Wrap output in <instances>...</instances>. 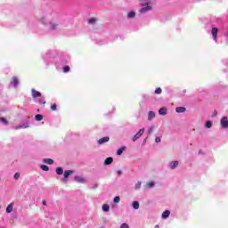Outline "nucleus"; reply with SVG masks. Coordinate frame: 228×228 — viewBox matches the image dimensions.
<instances>
[{
    "mask_svg": "<svg viewBox=\"0 0 228 228\" xmlns=\"http://www.w3.org/2000/svg\"><path fill=\"white\" fill-rule=\"evenodd\" d=\"M143 133H145V128H141L136 134L134 135L133 137V142H136V140L142 138Z\"/></svg>",
    "mask_w": 228,
    "mask_h": 228,
    "instance_id": "1",
    "label": "nucleus"
},
{
    "mask_svg": "<svg viewBox=\"0 0 228 228\" xmlns=\"http://www.w3.org/2000/svg\"><path fill=\"white\" fill-rule=\"evenodd\" d=\"M220 124H221L222 127H224V129H227V127H228V118H227L226 116H224L221 118Z\"/></svg>",
    "mask_w": 228,
    "mask_h": 228,
    "instance_id": "2",
    "label": "nucleus"
},
{
    "mask_svg": "<svg viewBox=\"0 0 228 228\" xmlns=\"http://www.w3.org/2000/svg\"><path fill=\"white\" fill-rule=\"evenodd\" d=\"M108 142H110V137L109 136L102 137V138L98 140V145H102L104 143H108Z\"/></svg>",
    "mask_w": 228,
    "mask_h": 228,
    "instance_id": "3",
    "label": "nucleus"
},
{
    "mask_svg": "<svg viewBox=\"0 0 228 228\" xmlns=\"http://www.w3.org/2000/svg\"><path fill=\"white\" fill-rule=\"evenodd\" d=\"M146 4H147L146 7H142L140 10L141 13H146V12H151V10H152V6L149 5V3H147Z\"/></svg>",
    "mask_w": 228,
    "mask_h": 228,
    "instance_id": "4",
    "label": "nucleus"
},
{
    "mask_svg": "<svg viewBox=\"0 0 228 228\" xmlns=\"http://www.w3.org/2000/svg\"><path fill=\"white\" fill-rule=\"evenodd\" d=\"M31 94H32V97L34 99H37V97H42V93H40V92H38V91H37L35 89L31 90Z\"/></svg>",
    "mask_w": 228,
    "mask_h": 228,
    "instance_id": "5",
    "label": "nucleus"
},
{
    "mask_svg": "<svg viewBox=\"0 0 228 228\" xmlns=\"http://www.w3.org/2000/svg\"><path fill=\"white\" fill-rule=\"evenodd\" d=\"M177 167H179V161L175 160L170 163V168L172 170H175V168H177Z\"/></svg>",
    "mask_w": 228,
    "mask_h": 228,
    "instance_id": "6",
    "label": "nucleus"
},
{
    "mask_svg": "<svg viewBox=\"0 0 228 228\" xmlns=\"http://www.w3.org/2000/svg\"><path fill=\"white\" fill-rule=\"evenodd\" d=\"M212 36L214 40H216V37H218V28H212Z\"/></svg>",
    "mask_w": 228,
    "mask_h": 228,
    "instance_id": "7",
    "label": "nucleus"
},
{
    "mask_svg": "<svg viewBox=\"0 0 228 228\" xmlns=\"http://www.w3.org/2000/svg\"><path fill=\"white\" fill-rule=\"evenodd\" d=\"M175 111H176V113H184V111H186V108H184V107H176Z\"/></svg>",
    "mask_w": 228,
    "mask_h": 228,
    "instance_id": "8",
    "label": "nucleus"
},
{
    "mask_svg": "<svg viewBox=\"0 0 228 228\" xmlns=\"http://www.w3.org/2000/svg\"><path fill=\"white\" fill-rule=\"evenodd\" d=\"M156 117V113H154V111L151 110L148 113V120H152V118H154Z\"/></svg>",
    "mask_w": 228,
    "mask_h": 228,
    "instance_id": "9",
    "label": "nucleus"
},
{
    "mask_svg": "<svg viewBox=\"0 0 228 228\" xmlns=\"http://www.w3.org/2000/svg\"><path fill=\"white\" fill-rule=\"evenodd\" d=\"M12 85L15 88H17L18 85H19V78L17 77H12Z\"/></svg>",
    "mask_w": 228,
    "mask_h": 228,
    "instance_id": "10",
    "label": "nucleus"
},
{
    "mask_svg": "<svg viewBox=\"0 0 228 228\" xmlns=\"http://www.w3.org/2000/svg\"><path fill=\"white\" fill-rule=\"evenodd\" d=\"M170 216V210H166L162 213V218L167 219Z\"/></svg>",
    "mask_w": 228,
    "mask_h": 228,
    "instance_id": "11",
    "label": "nucleus"
},
{
    "mask_svg": "<svg viewBox=\"0 0 228 228\" xmlns=\"http://www.w3.org/2000/svg\"><path fill=\"white\" fill-rule=\"evenodd\" d=\"M111 163H113V158L111 157H108L104 161V165H111Z\"/></svg>",
    "mask_w": 228,
    "mask_h": 228,
    "instance_id": "12",
    "label": "nucleus"
},
{
    "mask_svg": "<svg viewBox=\"0 0 228 228\" xmlns=\"http://www.w3.org/2000/svg\"><path fill=\"white\" fill-rule=\"evenodd\" d=\"M13 211V203H10L6 208V213H12Z\"/></svg>",
    "mask_w": 228,
    "mask_h": 228,
    "instance_id": "13",
    "label": "nucleus"
},
{
    "mask_svg": "<svg viewBox=\"0 0 228 228\" xmlns=\"http://www.w3.org/2000/svg\"><path fill=\"white\" fill-rule=\"evenodd\" d=\"M167 108H165V107L159 109V115L165 116V115H167Z\"/></svg>",
    "mask_w": 228,
    "mask_h": 228,
    "instance_id": "14",
    "label": "nucleus"
},
{
    "mask_svg": "<svg viewBox=\"0 0 228 228\" xmlns=\"http://www.w3.org/2000/svg\"><path fill=\"white\" fill-rule=\"evenodd\" d=\"M70 174H74V171L73 170H67V171H64V177L66 179H68V177H69Z\"/></svg>",
    "mask_w": 228,
    "mask_h": 228,
    "instance_id": "15",
    "label": "nucleus"
},
{
    "mask_svg": "<svg viewBox=\"0 0 228 228\" xmlns=\"http://www.w3.org/2000/svg\"><path fill=\"white\" fill-rule=\"evenodd\" d=\"M126 151V147H121L117 151V155L118 156H122V152H124Z\"/></svg>",
    "mask_w": 228,
    "mask_h": 228,
    "instance_id": "16",
    "label": "nucleus"
},
{
    "mask_svg": "<svg viewBox=\"0 0 228 228\" xmlns=\"http://www.w3.org/2000/svg\"><path fill=\"white\" fill-rule=\"evenodd\" d=\"M43 161L45 163H47L48 165H53L54 163V160H53V159H44Z\"/></svg>",
    "mask_w": 228,
    "mask_h": 228,
    "instance_id": "17",
    "label": "nucleus"
},
{
    "mask_svg": "<svg viewBox=\"0 0 228 228\" xmlns=\"http://www.w3.org/2000/svg\"><path fill=\"white\" fill-rule=\"evenodd\" d=\"M132 206H133L134 209H139L140 208V202L134 201Z\"/></svg>",
    "mask_w": 228,
    "mask_h": 228,
    "instance_id": "18",
    "label": "nucleus"
},
{
    "mask_svg": "<svg viewBox=\"0 0 228 228\" xmlns=\"http://www.w3.org/2000/svg\"><path fill=\"white\" fill-rule=\"evenodd\" d=\"M134 17H136V13H134V12H130L127 13L128 19H134Z\"/></svg>",
    "mask_w": 228,
    "mask_h": 228,
    "instance_id": "19",
    "label": "nucleus"
},
{
    "mask_svg": "<svg viewBox=\"0 0 228 228\" xmlns=\"http://www.w3.org/2000/svg\"><path fill=\"white\" fill-rule=\"evenodd\" d=\"M58 28V24L56 23H50V29L52 31H54V29H57Z\"/></svg>",
    "mask_w": 228,
    "mask_h": 228,
    "instance_id": "20",
    "label": "nucleus"
},
{
    "mask_svg": "<svg viewBox=\"0 0 228 228\" xmlns=\"http://www.w3.org/2000/svg\"><path fill=\"white\" fill-rule=\"evenodd\" d=\"M63 174V168L62 167H57L56 168V175H61Z\"/></svg>",
    "mask_w": 228,
    "mask_h": 228,
    "instance_id": "21",
    "label": "nucleus"
},
{
    "mask_svg": "<svg viewBox=\"0 0 228 228\" xmlns=\"http://www.w3.org/2000/svg\"><path fill=\"white\" fill-rule=\"evenodd\" d=\"M75 181H77V183H85V178L81 176H75Z\"/></svg>",
    "mask_w": 228,
    "mask_h": 228,
    "instance_id": "22",
    "label": "nucleus"
},
{
    "mask_svg": "<svg viewBox=\"0 0 228 228\" xmlns=\"http://www.w3.org/2000/svg\"><path fill=\"white\" fill-rule=\"evenodd\" d=\"M40 168L41 170H44V172H49V167L46 165H41Z\"/></svg>",
    "mask_w": 228,
    "mask_h": 228,
    "instance_id": "23",
    "label": "nucleus"
},
{
    "mask_svg": "<svg viewBox=\"0 0 228 228\" xmlns=\"http://www.w3.org/2000/svg\"><path fill=\"white\" fill-rule=\"evenodd\" d=\"M102 211H105V213H108V211H110V206L108 204H104L102 206Z\"/></svg>",
    "mask_w": 228,
    "mask_h": 228,
    "instance_id": "24",
    "label": "nucleus"
},
{
    "mask_svg": "<svg viewBox=\"0 0 228 228\" xmlns=\"http://www.w3.org/2000/svg\"><path fill=\"white\" fill-rule=\"evenodd\" d=\"M43 119H44V116H42L40 114L36 115V120L37 122H40V120H43Z\"/></svg>",
    "mask_w": 228,
    "mask_h": 228,
    "instance_id": "25",
    "label": "nucleus"
},
{
    "mask_svg": "<svg viewBox=\"0 0 228 228\" xmlns=\"http://www.w3.org/2000/svg\"><path fill=\"white\" fill-rule=\"evenodd\" d=\"M213 126V123H211V121H207L206 122V127L208 129L211 128Z\"/></svg>",
    "mask_w": 228,
    "mask_h": 228,
    "instance_id": "26",
    "label": "nucleus"
},
{
    "mask_svg": "<svg viewBox=\"0 0 228 228\" xmlns=\"http://www.w3.org/2000/svg\"><path fill=\"white\" fill-rule=\"evenodd\" d=\"M95 22H97V19L95 18H92L88 20V24H94Z\"/></svg>",
    "mask_w": 228,
    "mask_h": 228,
    "instance_id": "27",
    "label": "nucleus"
},
{
    "mask_svg": "<svg viewBox=\"0 0 228 228\" xmlns=\"http://www.w3.org/2000/svg\"><path fill=\"white\" fill-rule=\"evenodd\" d=\"M163 92V90L160 88V87H159V88H157L156 90H155V94H157V95H160V94Z\"/></svg>",
    "mask_w": 228,
    "mask_h": 228,
    "instance_id": "28",
    "label": "nucleus"
},
{
    "mask_svg": "<svg viewBox=\"0 0 228 228\" xmlns=\"http://www.w3.org/2000/svg\"><path fill=\"white\" fill-rule=\"evenodd\" d=\"M113 202H114L115 204H118V202H120V197L116 196V197L114 198V200H113Z\"/></svg>",
    "mask_w": 228,
    "mask_h": 228,
    "instance_id": "29",
    "label": "nucleus"
},
{
    "mask_svg": "<svg viewBox=\"0 0 228 228\" xmlns=\"http://www.w3.org/2000/svg\"><path fill=\"white\" fill-rule=\"evenodd\" d=\"M146 186H147L148 188H154V182H149V183L146 184Z\"/></svg>",
    "mask_w": 228,
    "mask_h": 228,
    "instance_id": "30",
    "label": "nucleus"
},
{
    "mask_svg": "<svg viewBox=\"0 0 228 228\" xmlns=\"http://www.w3.org/2000/svg\"><path fill=\"white\" fill-rule=\"evenodd\" d=\"M63 72H70V67H69V66H64V67H63Z\"/></svg>",
    "mask_w": 228,
    "mask_h": 228,
    "instance_id": "31",
    "label": "nucleus"
},
{
    "mask_svg": "<svg viewBox=\"0 0 228 228\" xmlns=\"http://www.w3.org/2000/svg\"><path fill=\"white\" fill-rule=\"evenodd\" d=\"M140 188H142V182H138V183L135 184V190H140Z\"/></svg>",
    "mask_w": 228,
    "mask_h": 228,
    "instance_id": "32",
    "label": "nucleus"
},
{
    "mask_svg": "<svg viewBox=\"0 0 228 228\" xmlns=\"http://www.w3.org/2000/svg\"><path fill=\"white\" fill-rule=\"evenodd\" d=\"M0 122H2V124H5V125L8 124V120L4 118H1Z\"/></svg>",
    "mask_w": 228,
    "mask_h": 228,
    "instance_id": "33",
    "label": "nucleus"
},
{
    "mask_svg": "<svg viewBox=\"0 0 228 228\" xmlns=\"http://www.w3.org/2000/svg\"><path fill=\"white\" fill-rule=\"evenodd\" d=\"M46 101L44 98L39 99V104H46Z\"/></svg>",
    "mask_w": 228,
    "mask_h": 228,
    "instance_id": "34",
    "label": "nucleus"
},
{
    "mask_svg": "<svg viewBox=\"0 0 228 228\" xmlns=\"http://www.w3.org/2000/svg\"><path fill=\"white\" fill-rule=\"evenodd\" d=\"M51 110H52V111H56V110H57L56 103H54L53 105L51 106Z\"/></svg>",
    "mask_w": 228,
    "mask_h": 228,
    "instance_id": "35",
    "label": "nucleus"
},
{
    "mask_svg": "<svg viewBox=\"0 0 228 228\" xmlns=\"http://www.w3.org/2000/svg\"><path fill=\"white\" fill-rule=\"evenodd\" d=\"M20 177V173H16L15 175H14V179L17 181V180H19V178Z\"/></svg>",
    "mask_w": 228,
    "mask_h": 228,
    "instance_id": "36",
    "label": "nucleus"
},
{
    "mask_svg": "<svg viewBox=\"0 0 228 228\" xmlns=\"http://www.w3.org/2000/svg\"><path fill=\"white\" fill-rule=\"evenodd\" d=\"M120 228H129V224L124 223L120 225Z\"/></svg>",
    "mask_w": 228,
    "mask_h": 228,
    "instance_id": "37",
    "label": "nucleus"
},
{
    "mask_svg": "<svg viewBox=\"0 0 228 228\" xmlns=\"http://www.w3.org/2000/svg\"><path fill=\"white\" fill-rule=\"evenodd\" d=\"M155 142H156V143H159L161 142V138L156 137Z\"/></svg>",
    "mask_w": 228,
    "mask_h": 228,
    "instance_id": "38",
    "label": "nucleus"
},
{
    "mask_svg": "<svg viewBox=\"0 0 228 228\" xmlns=\"http://www.w3.org/2000/svg\"><path fill=\"white\" fill-rule=\"evenodd\" d=\"M154 131V127L153 126H151V127H150V129H149V134H151V133Z\"/></svg>",
    "mask_w": 228,
    "mask_h": 228,
    "instance_id": "39",
    "label": "nucleus"
},
{
    "mask_svg": "<svg viewBox=\"0 0 228 228\" xmlns=\"http://www.w3.org/2000/svg\"><path fill=\"white\" fill-rule=\"evenodd\" d=\"M40 20L42 21L43 24H45V18H41Z\"/></svg>",
    "mask_w": 228,
    "mask_h": 228,
    "instance_id": "40",
    "label": "nucleus"
},
{
    "mask_svg": "<svg viewBox=\"0 0 228 228\" xmlns=\"http://www.w3.org/2000/svg\"><path fill=\"white\" fill-rule=\"evenodd\" d=\"M216 115H218V112L216 110H214L213 117H216Z\"/></svg>",
    "mask_w": 228,
    "mask_h": 228,
    "instance_id": "41",
    "label": "nucleus"
},
{
    "mask_svg": "<svg viewBox=\"0 0 228 228\" xmlns=\"http://www.w3.org/2000/svg\"><path fill=\"white\" fill-rule=\"evenodd\" d=\"M43 206H47V202L45 200L42 201Z\"/></svg>",
    "mask_w": 228,
    "mask_h": 228,
    "instance_id": "42",
    "label": "nucleus"
},
{
    "mask_svg": "<svg viewBox=\"0 0 228 228\" xmlns=\"http://www.w3.org/2000/svg\"><path fill=\"white\" fill-rule=\"evenodd\" d=\"M155 228H159V225H158V224H157V225H155Z\"/></svg>",
    "mask_w": 228,
    "mask_h": 228,
    "instance_id": "43",
    "label": "nucleus"
},
{
    "mask_svg": "<svg viewBox=\"0 0 228 228\" xmlns=\"http://www.w3.org/2000/svg\"><path fill=\"white\" fill-rule=\"evenodd\" d=\"M118 174H122V172L121 171H118Z\"/></svg>",
    "mask_w": 228,
    "mask_h": 228,
    "instance_id": "44",
    "label": "nucleus"
}]
</instances>
